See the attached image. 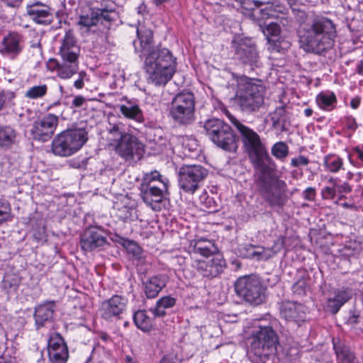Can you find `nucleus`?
I'll list each match as a JSON object with an SVG mask.
<instances>
[{
  "mask_svg": "<svg viewBox=\"0 0 363 363\" xmlns=\"http://www.w3.org/2000/svg\"><path fill=\"white\" fill-rule=\"evenodd\" d=\"M238 130L243 152L258 171L256 185L259 194L271 208H281L286 203L287 185L273 174L276 164L270 157L264 138L235 118L230 119Z\"/></svg>",
  "mask_w": 363,
  "mask_h": 363,
  "instance_id": "f257e3e1",
  "label": "nucleus"
},
{
  "mask_svg": "<svg viewBox=\"0 0 363 363\" xmlns=\"http://www.w3.org/2000/svg\"><path fill=\"white\" fill-rule=\"evenodd\" d=\"M138 39L133 41L135 52L145 55L144 69L148 83L155 86L165 85L173 77L176 69V58L167 48H152L153 33L150 28H137Z\"/></svg>",
  "mask_w": 363,
  "mask_h": 363,
  "instance_id": "f03ea898",
  "label": "nucleus"
},
{
  "mask_svg": "<svg viewBox=\"0 0 363 363\" xmlns=\"http://www.w3.org/2000/svg\"><path fill=\"white\" fill-rule=\"evenodd\" d=\"M335 24L326 17H316L301 23L297 29L299 48L305 52L321 55L334 45Z\"/></svg>",
  "mask_w": 363,
  "mask_h": 363,
  "instance_id": "7ed1b4c3",
  "label": "nucleus"
},
{
  "mask_svg": "<svg viewBox=\"0 0 363 363\" xmlns=\"http://www.w3.org/2000/svg\"><path fill=\"white\" fill-rule=\"evenodd\" d=\"M57 54L60 60L50 58L47 62L48 68L51 71L56 70L57 76L61 79L71 78L79 70L80 55V47L72 31L65 33L61 40Z\"/></svg>",
  "mask_w": 363,
  "mask_h": 363,
  "instance_id": "20e7f679",
  "label": "nucleus"
},
{
  "mask_svg": "<svg viewBox=\"0 0 363 363\" xmlns=\"http://www.w3.org/2000/svg\"><path fill=\"white\" fill-rule=\"evenodd\" d=\"M248 353L260 359L262 363L274 356L279 346V337L272 325L255 327L247 338Z\"/></svg>",
  "mask_w": 363,
  "mask_h": 363,
  "instance_id": "39448f33",
  "label": "nucleus"
},
{
  "mask_svg": "<svg viewBox=\"0 0 363 363\" xmlns=\"http://www.w3.org/2000/svg\"><path fill=\"white\" fill-rule=\"evenodd\" d=\"M169 180L155 170L144 174L140 186V196L155 211L162 209L161 204L168 194Z\"/></svg>",
  "mask_w": 363,
  "mask_h": 363,
  "instance_id": "423d86ee",
  "label": "nucleus"
},
{
  "mask_svg": "<svg viewBox=\"0 0 363 363\" xmlns=\"http://www.w3.org/2000/svg\"><path fill=\"white\" fill-rule=\"evenodd\" d=\"M264 87L245 77L238 82L236 101L240 109L247 113L259 110L264 104Z\"/></svg>",
  "mask_w": 363,
  "mask_h": 363,
  "instance_id": "0eeeda50",
  "label": "nucleus"
},
{
  "mask_svg": "<svg viewBox=\"0 0 363 363\" xmlns=\"http://www.w3.org/2000/svg\"><path fill=\"white\" fill-rule=\"evenodd\" d=\"M206 135L218 147L230 152L238 149V138L230 125L218 118L207 120L203 125Z\"/></svg>",
  "mask_w": 363,
  "mask_h": 363,
  "instance_id": "6e6552de",
  "label": "nucleus"
},
{
  "mask_svg": "<svg viewBox=\"0 0 363 363\" xmlns=\"http://www.w3.org/2000/svg\"><path fill=\"white\" fill-rule=\"evenodd\" d=\"M84 128L67 129L57 135L52 142V151L57 156L69 157L79 151L88 140Z\"/></svg>",
  "mask_w": 363,
  "mask_h": 363,
  "instance_id": "1a4fd4ad",
  "label": "nucleus"
},
{
  "mask_svg": "<svg viewBox=\"0 0 363 363\" xmlns=\"http://www.w3.org/2000/svg\"><path fill=\"white\" fill-rule=\"evenodd\" d=\"M235 290L239 296L252 305H259L266 298V287L257 275L251 274L238 278L235 284Z\"/></svg>",
  "mask_w": 363,
  "mask_h": 363,
  "instance_id": "9d476101",
  "label": "nucleus"
},
{
  "mask_svg": "<svg viewBox=\"0 0 363 363\" xmlns=\"http://www.w3.org/2000/svg\"><path fill=\"white\" fill-rule=\"evenodd\" d=\"M195 96L192 92H179L172 99L170 116L180 125H189L195 120Z\"/></svg>",
  "mask_w": 363,
  "mask_h": 363,
  "instance_id": "9b49d317",
  "label": "nucleus"
},
{
  "mask_svg": "<svg viewBox=\"0 0 363 363\" xmlns=\"http://www.w3.org/2000/svg\"><path fill=\"white\" fill-rule=\"evenodd\" d=\"M207 175L208 170L201 165H183L178 172L179 186L184 192L193 194Z\"/></svg>",
  "mask_w": 363,
  "mask_h": 363,
  "instance_id": "f8f14e48",
  "label": "nucleus"
},
{
  "mask_svg": "<svg viewBox=\"0 0 363 363\" xmlns=\"http://www.w3.org/2000/svg\"><path fill=\"white\" fill-rule=\"evenodd\" d=\"M235 57L252 69L259 67L261 62L255 45L250 38H235L232 42Z\"/></svg>",
  "mask_w": 363,
  "mask_h": 363,
  "instance_id": "ddd939ff",
  "label": "nucleus"
},
{
  "mask_svg": "<svg viewBox=\"0 0 363 363\" xmlns=\"http://www.w3.org/2000/svg\"><path fill=\"white\" fill-rule=\"evenodd\" d=\"M108 245L107 233L100 226H89L80 235V247L84 252L100 251Z\"/></svg>",
  "mask_w": 363,
  "mask_h": 363,
  "instance_id": "4468645a",
  "label": "nucleus"
},
{
  "mask_svg": "<svg viewBox=\"0 0 363 363\" xmlns=\"http://www.w3.org/2000/svg\"><path fill=\"white\" fill-rule=\"evenodd\" d=\"M115 152L126 161L140 160L145 152V145L137 137L128 134L113 146Z\"/></svg>",
  "mask_w": 363,
  "mask_h": 363,
  "instance_id": "2eb2a0df",
  "label": "nucleus"
},
{
  "mask_svg": "<svg viewBox=\"0 0 363 363\" xmlns=\"http://www.w3.org/2000/svg\"><path fill=\"white\" fill-rule=\"evenodd\" d=\"M59 117L52 113L44 115L35 121L30 129V135L33 140L48 141L54 135L58 125Z\"/></svg>",
  "mask_w": 363,
  "mask_h": 363,
  "instance_id": "dca6fc26",
  "label": "nucleus"
},
{
  "mask_svg": "<svg viewBox=\"0 0 363 363\" xmlns=\"http://www.w3.org/2000/svg\"><path fill=\"white\" fill-rule=\"evenodd\" d=\"M116 19L117 15L113 12L104 14L100 10L92 8L86 14L79 16L78 25L89 28L100 24L101 28L99 29L101 31L106 32Z\"/></svg>",
  "mask_w": 363,
  "mask_h": 363,
  "instance_id": "f3484780",
  "label": "nucleus"
},
{
  "mask_svg": "<svg viewBox=\"0 0 363 363\" xmlns=\"http://www.w3.org/2000/svg\"><path fill=\"white\" fill-rule=\"evenodd\" d=\"M191 266L203 278L211 279L218 277L223 272L226 264L222 257L216 256L210 259H196Z\"/></svg>",
  "mask_w": 363,
  "mask_h": 363,
  "instance_id": "a211bd4d",
  "label": "nucleus"
},
{
  "mask_svg": "<svg viewBox=\"0 0 363 363\" xmlns=\"http://www.w3.org/2000/svg\"><path fill=\"white\" fill-rule=\"evenodd\" d=\"M128 303V299L126 296L113 295L102 302L100 309L101 317L105 320L120 318L121 315L126 311Z\"/></svg>",
  "mask_w": 363,
  "mask_h": 363,
  "instance_id": "6ab92c4d",
  "label": "nucleus"
},
{
  "mask_svg": "<svg viewBox=\"0 0 363 363\" xmlns=\"http://www.w3.org/2000/svg\"><path fill=\"white\" fill-rule=\"evenodd\" d=\"M48 353L51 363H66L69 351L66 342L59 333L50 335L48 343Z\"/></svg>",
  "mask_w": 363,
  "mask_h": 363,
  "instance_id": "aec40b11",
  "label": "nucleus"
},
{
  "mask_svg": "<svg viewBox=\"0 0 363 363\" xmlns=\"http://www.w3.org/2000/svg\"><path fill=\"white\" fill-rule=\"evenodd\" d=\"M23 48V36L17 32H11L4 37L0 52L15 59L21 54Z\"/></svg>",
  "mask_w": 363,
  "mask_h": 363,
  "instance_id": "412c9836",
  "label": "nucleus"
},
{
  "mask_svg": "<svg viewBox=\"0 0 363 363\" xmlns=\"http://www.w3.org/2000/svg\"><path fill=\"white\" fill-rule=\"evenodd\" d=\"M280 315L287 322L295 323L298 326L305 320L306 307L296 302H284L280 307Z\"/></svg>",
  "mask_w": 363,
  "mask_h": 363,
  "instance_id": "4be33fe9",
  "label": "nucleus"
},
{
  "mask_svg": "<svg viewBox=\"0 0 363 363\" xmlns=\"http://www.w3.org/2000/svg\"><path fill=\"white\" fill-rule=\"evenodd\" d=\"M353 296V290L349 286H342L334 289L326 303L328 310L332 314H336L341 307Z\"/></svg>",
  "mask_w": 363,
  "mask_h": 363,
  "instance_id": "5701e85b",
  "label": "nucleus"
},
{
  "mask_svg": "<svg viewBox=\"0 0 363 363\" xmlns=\"http://www.w3.org/2000/svg\"><path fill=\"white\" fill-rule=\"evenodd\" d=\"M26 11L30 18L38 24L49 25L52 21L50 7L40 1L28 4Z\"/></svg>",
  "mask_w": 363,
  "mask_h": 363,
  "instance_id": "b1692460",
  "label": "nucleus"
},
{
  "mask_svg": "<svg viewBox=\"0 0 363 363\" xmlns=\"http://www.w3.org/2000/svg\"><path fill=\"white\" fill-rule=\"evenodd\" d=\"M55 308L54 301H45L35 306L33 316L37 329H40L52 321Z\"/></svg>",
  "mask_w": 363,
  "mask_h": 363,
  "instance_id": "393cba45",
  "label": "nucleus"
},
{
  "mask_svg": "<svg viewBox=\"0 0 363 363\" xmlns=\"http://www.w3.org/2000/svg\"><path fill=\"white\" fill-rule=\"evenodd\" d=\"M168 279V277L166 274H160L152 276L143 281V292L146 298H156L162 289L166 286Z\"/></svg>",
  "mask_w": 363,
  "mask_h": 363,
  "instance_id": "a878e982",
  "label": "nucleus"
},
{
  "mask_svg": "<svg viewBox=\"0 0 363 363\" xmlns=\"http://www.w3.org/2000/svg\"><path fill=\"white\" fill-rule=\"evenodd\" d=\"M285 238L284 236L278 237L274 242L271 247L264 248L257 247L258 250L254 251L249 255V257L255 258L257 260H267L279 252L284 247Z\"/></svg>",
  "mask_w": 363,
  "mask_h": 363,
  "instance_id": "bb28decb",
  "label": "nucleus"
},
{
  "mask_svg": "<svg viewBox=\"0 0 363 363\" xmlns=\"http://www.w3.org/2000/svg\"><path fill=\"white\" fill-rule=\"evenodd\" d=\"M276 21H271L267 23L264 21L263 23H259V26L261 27L264 35L269 38H280L281 33V27L280 23L283 26H285L288 23V19L286 17L282 16L281 18H275Z\"/></svg>",
  "mask_w": 363,
  "mask_h": 363,
  "instance_id": "cd10ccee",
  "label": "nucleus"
},
{
  "mask_svg": "<svg viewBox=\"0 0 363 363\" xmlns=\"http://www.w3.org/2000/svg\"><path fill=\"white\" fill-rule=\"evenodd\" d=\"M17 132L14 128L0 124V147L9 149L16 143Z\"/></svg>",
  "mask_w": 363,
  "mask_h": 363,
  "instance_id": "c85d7f7f",
  "label": "nucleus"
},
{
  "mask_svg": "<svg viewBox=\"0 0 363 363\" xmlns=\"http://www.w3.org/2000/svg\"><path fill=\"white\" fill-rule=\"evenodd\" d=\"M337 97L334 92L322 91L316 96V103L318 107L326 111H331L337 105Z\"/></svg>",
  "mask_w": 363,
  "mask_h": 363,
  "instance_id": "c756f323",
  "label": "nucleus"
},
{
  "mask_svg": "<svg viewBox=\"0 0 363 363\" xmlns=\"http://www.w3.org/2000/svg\"><path fill=\"white\" fill-rule=\"evenodd\" d=\"M107 131L109 135L108 141L111 147H113L117 142L123 139L125 135L129 134L126 133L125 125L121 122L116 123H109Z\"/></svg>",
  "mask_w": 363,
  "mask_h": 363,
  "instance_id": "7c9ffc66",
  "label": "nucleus"
},
{
  "mask_svg": "<svg viewBox=\"0 0 363 363\" xmlns=\"http://www.w3.org/2000/svg\"><path fill=\"white\" fill-rule=\"evenodd\" d=\"M121 113L127 118L132 119L138 123H143L145 121L143 112L136 104L129 103L127 105L120 106Z\"/></svg>",
  "mask_w": 363,
  "mask_h": 363,
  "instance_id": "2f4dec72",
  "label": "nucleus"
},
{
  "mask_svg": "<svg viewBox=\"0 0 363 363\" xmlns=\"http://www.w3.org/2000/svg\"><path fill=\"white\" fill-rule=\"evenodd\" d=\"M193 250L195 253L208 257L216 250V248L212 242L203 238H201L195 240Z\"/></svg>",
  "mask_w": 363,
  "mask_h": 363,
  "instance_id": "473e14b6",
  "label": "nucleus"
},
{
  "mask_svg": "<svg viewBox=\"0 0 363 363\" xmlns=\"http://www.w3.org/2000/svg\"><path fill=\"white\" fill-rule=\"evenodd\" d=\"M133 322L136 327L143 332H148L152 328V320L145 311L139 310L134 313Z\"/></svg>",
  "mask_w": 363,
  "mask_h": 363,
  "instance_id": "72a5a7b5",
  "label": "nucleus"
},
{
  "mask_svg": "<svg viewBox=\"0 0 363 363\" xmlns=\"http://www.w3.org/2000/svg\"><path fill=\"white\" fill-rule=\"evenodd\" d=\"M176 303V299L170 296L160 298L152 310L153 314L157 317H163L166 315L165 309L172 308Z\"/></svg>",
  "mask_w": 363,
  "mask_h": 363,
  "instance_id": "f704fd0d",
  "label": "nucleus"
},
{
  "mask_svg": "<svg viewBox=\"0 0 363 363\" xmlns=\"http://www.w3.org/2000/svg\"><path fill=\"white\" fill-rule=\"evenodd\" d=\"M333 348L337 359L342 363H345L355 357L350 347L340 340L335 342V340H333Z\"/></svg>",
  "mask_w": 363,
  "mask_h": 363,
  "instance_id": "c9c22d12",
  "label": "nucleus"
},
{
  "mask_svg": "<svg viewBox=\"0 0 363 363\" xmlns=\"http://www.w3.org/2000/svg\"><path fill=\"white\" fill-rule=\"evenodd\" d=\"M323 164L326 170L337 173L343 169V160L336 155H328L324 157Z\"/></svg>",
  "mask_w": 363,
  "mask_h": 363,
  "instance_id": "e433bc0d",
  "label": "nucleus"
},
{
  "mask_svg": "<svg viewBox=\"0 0 363 363\" xmlns=\"http://www.w3.org/2000/svg\"><path fill=\"white\" fill-rule=\"evenodd\" d=\"M271 153L274 157L283 162L289 155V147L284 142H277L272 146Z\"/></svg>",
  "mask_w": 363,
  "mask_h": 363,
  "instance_id": "4c0bfd02",
  "label": "nucleus"
},
{
  "mask_svg": "<svg viewBox=\"0 0 363 363\" xmlns=\"http://www.w3.org/2000/svg\"><path fill=\"white\" fill-rule=\"evenodd\" d=\"M273 13L274 11L272 10V6L265 7L264 9L258 8L254 11V13H250L249 16L253 21H257L259 24L260 23H263L262 22V20H269L271 18L275 19V18H277V16H274Z\"/></svg>",
  "mask_w": 363,
  "mask_h": 363,
  "instance_id": "58836bf2",
  "label": "nucleus"
},
{
  "mask_svg": "<svg viewBox=\"0 0 363 363\" xmlns=\"http://www.w3.org/2000/svg\"><path fill=\"white\" fill-rule=\"evenodd\" d=\"M240 4L242 12L247 16H249L250 13H254V11L263 5L265 1L263 0H235Z\"/></svg>",
  "mask_w": 363,
  "mask_h": 363,
  "instance_id": "ea45409f",
  "label": "nucleus"
},
{
  "mask_svg": "<svg viewBox=\"0 0 363 363\" xmlns=\"http://www.w3.org/2000/svg\"><path fill=\"white\" fill-rule=\"evenodd\" d=\"M47 91L48 86L46 84L33 86L26 91L25 96L30 99H37L44 97Z\"/></svg>",
  "mask_w": 363,
  "mask_h": 363,
  "instance_id": "a19ab883",
  "label": "nucleus"
},
{
  "mask_svg": "<svg viewBox=\"0 0 363 363\" xmlns=\"http://www.w3.org/2000/svg\"><path fill=\"white\" fill-rule=\"evenodd\" d=\"M271 121L274 127L284 125L286 121V109L284 106H279L271 113Z\"/></svg>",
  "mask_w": 363,
  "mask_h": 363,
  "instance_id": "79ce46f5",
  "label": "nucleus"
},
{
  "mask_svg": "<svg viewBox=\"0 0 363 363\" xmlns=\"http://www.w3.org/2000/svg\"><path fill=\"white\" fill-rule=\"evenodd\" d=\"M123 246L126 249L128 254L132 255L133 257L138 261L143 259L142 248L134 241L125 240Z\"/></svg>",
  "mask_w": 363,
  "mask_h": 363,
  "instance_id": "37998d69",
  "label": "nucleus"
},
{
  "mask_svg": "<svg viewBox=\"0 0 363 363\" xmlns=\"http://www.w3.org/2000/svg\"><path fill=\"white\" fill-rule=\"evenodd\" d=\"M111 361V355L105 350L94 351L86 363H108Z\"/></svg>",
  "mask_w": 363,
  "mask_h": 363,
  "instance_id": "c03bdc74",
  "label": "nucleus"
},
{
  "mask_svg": "<svg viewBox=\"0 0 363 363\" xmlns=\"http://www.w3.org/2000/svg\"><path fill=\"white\" fill-rule=\"evenodd\" d=\"M269 49L272 52H284L289 47V43L287 41L281 40L280 38H269Z\"/></svg>",
  "mask_w": 363,
  "mask_h": 363,
  "instance_id": "a18cd8bd",
  "label": "nucleus"
},
{
  "mask_svg": "<svg viewBox=\"0 0 363 363\" xmlns=\"http://www.w3.org/2000/svg\"><path fill=\"white\" fill-rule=\"evenodd\" d=\"M199 200L205 211L208 213H213L217 211L218 205L212 197L207 195L206 193L200 196Z\"/></svg>",
  "mask_w": 363,
  "mask_h": 363,
  "instance_id": "49530a36",
  "label": "nucleus"
},
{
  "mask_svg": "<svg viewBox=\"0 0 363 363\" xmlns=\"http://www.w3.org/2000/svg\"><path fill=\"white\" fill-rule=\"evenodd\" d=\"M11 219V209L8 201L0 199V225Z\"/></svg>",
  "mask_w": 363,
  "mask_h": 363,
  "instance_id": "de8ad7c7",
  "label": "nucleus"
},
{
  "mask_svg": "<svg viewBox=\"0 0 363 363\" xmlns=\"http://www.w3.org/2000/svg\"><path fill=\"white\" fill-rule=\"evenodd\" d=\"M328 182L332 184L331 186H325L321 191L322 197L324 199H333L336 194V184L335 179L330 178Z\"/></svg>",
  "mask_w": 363,
  "mask_h": 363,
  "instance_id": "09e8293b",
  "label": "nucleus"
},
{
  "mask_svg": "<svg viewBox=\"0 0 363 363\" xmlns=\"http://www.w3.org/2000/svg\"><path fill=\"white\" fill-rule=\"evenodd\" d=\"M15 98V94L9 90L0 91V111L4 108L12 103L13 99Z\"/></svg>",
  "mask_w": 363,
  "mask_h": 363,
  "instance_id": "8fccbe9b",
  "label": "nucleus"
},
{
  "mask_svg": "<svg viewBox=\"0 0 363 363\" xmlns=\"http://www.w3.org/2000/svg\"><path fill=\"white\" fill-rule=\"evenodd\" d=\"M133 211V208L123 206L117 209L116 216L123 221H127L132 218Z\"/></svg>",
  "mask_w": 363,
  "mask_h": 363,
  "instance_id": "3c124183",
  "label": "nucleus"
},
{
  "mask_svg": "<svg viewBox=\"0 0 363 363\" xmlns=\"http://www.w3.org/2000/svg\"><path fill=\"white\" fill-rule=\"evenodd\" d=\"M96 9V10H100V11H102L104 14L113 12L118 16L117 12L115 11L114 4L109 0H104L101 4V7Z\"/></svg>",
  "mask_w": 363,
  "mask_h": 363,
  "instance_id": "603ef678",
  "label": "nucleus"
},
{
  "mask_svg": "<svg viewBox=\"0 0 363 363\" xmlns=\"http://www.w3.org/2000/svg\"><path fill=\"white\" fill-rule=\"evenodd\" d=\"M308 285L303 279L298 280L292 286L293 291L298 295L304 294Z\"/></svg>",
  "mask_w": 363,
  "mask_h": 363,
  "instance_id": "864d4df0",
  "label": "nucleus"
},
{
  "mask_svg": "<svg viewBox=\"0 0 363 363\" xmlns=\"http://www.w3.org/2000/svg\"><path fill=\"white\" fill-rule=\"evenodd\" d=\"M3 287L5 290H6L7 293H11L13 291H16L18 289V283L16 280L13 279L11 280L9 278H6L4 279L3 282Z\"/></svg>",
  "mask_w": 363,
  "mask_h": 363,
  "instance_id": "5fc2aeb1",
  "label": "nucleus"
},
{
  "mask_svg": "<svg viewBox=\"0 0 363 363\" xmlns=\"http://www.w3.org/2000/svg\"><path fill=\"white\" fill-rule=\"evenodd\" d=\"M308 164L309 160L303 155H299L297 157L292 158L291 160V165L292 167L306 166Z\"/></svg>",
  "mask_w": 363,
  "mask_h": 363,
  "instance_id": "6e6d98bb",
  "label": "nucleus"
},
{
  "mask_svg": "<svg viewBox=\"0 0 363 363\" xmlns=\"http://www.w3.org/2000/svg\"><path fill=\"white\" fill-rule=\"evenodd\" d=\"M345 124L347 128L352 132H354L359 126L355 118L352 116H347L345 118Z\"/></svg>",
  "mask_w": 363,
  "mask_h": 363,
  "instance_id": "4d7b16f0",
  "label": "nucleus"
},
{
  "mask_svg": "<svg viewBox=\"0 0 363 363\" xmlns=\"http://www.w3.org/2000/svg\"><path fill=\"white\" fill-rule=\"evenodd\" d=\"M352 151L358 159V165L363 166V145H357L353 147Z\"/></svg>",
  "mask_w": 363,
  "mask_h": 363,
  "instance_id": "13d9d810",
  "label": "nucleus"
},
{
  "mask_svg": "<svg viewBox=\"0 0 363 363\" xmlns=\"http://www.w3.org/2000/svg\"><path fill=\"white\" fill-rule=\"evenodd\" d=\"M315 189L313 187H308L303 192L304 199L308 201H313L315 197Z\"/></svg>",
  "mask_w": 363,
  "mask_h": 363,
  "instance_id": "bf43d9fd",
  "label": "nucleus"
},
{
  "mask_svg": "<svg viewBox=\"0 0 363 363\" xmlns=\"http://www.w3.org/2000/svg\"><path fill=\"white\" fill-rule=\"evenodd\" d=\"M86 76V73L84 71H81L79 72V77L74 82V86L77 89H81L84 87V78Z\"/></svg>",
  "mask_w": 363,
  "mask_h": 363,
  "instance_id": "052dcab7",
  "label": "nucleus"
},
{
  "mask_svg": "<svg viewBox=\"0 0 363 363\" xmlns=\"http://www.w3.org/2000/svg\"><path fill=\"white\" fill-rule=\"evenodd\" d=\"M85 102V99L82 96H77L74 98L72 102V108H79L82 106V105Z\"/></svg>",
  "mask_w": 363,
  "mask_h": 363,
  "instance_id": "680f3d73",
  "label": "nucleus"
},
{
  "mask_svg": "<svg viewBox=\"0 0 363 363\" xmlns=\"http://www.w3.org/2000/svg\"><path fill=\"white\" fill-rule=\"evenodd\" d=\"M174 260L180 267L183 268L184 267L186 266V262L188 260V257L177 255L174 257Z\"/></svg>",
  "mask_w": 363,
  "mask_h": 363,
  "instance_id": "e2e57ef3",
  "label": "nucleus"
},
{
  "mask_svg": "<svg viewBox=\"0 0 363 363\" xmlns=\"http://www.w3.org/2000/svg\"><path fill=\"white\" fill-rule=\"evenodd\" d=\"M361 104V97L359 96H356L353 97L350 101V107L352 109H357L359 107Z\"/></svg>",
  "mask_w": 363,
  "mask_h": 363,
  "instance_id": "0e129e2a",
  "label": "nucleus"
},
{
  "mask_svg": "<svg viewBox=\"0 0 363 363\" xmlns=\"http://www.w3.org/2000/svg\"><path fill=\"white\" fill-rule=\"evenodd\" d=\"M336 188L340 193H349L352 191L350 186L347 183H344L342 185L336 186Z\"/></svg>",
  "mask_w": 363,
  "mask_h": 363,
  "instance_id": "69168bd1",
  "label": "nucleus"
},
{
  "mask_svg": "<svg viewBox=\"0 0 363 363\" xmlns=\"http://www.w3.org/2000/svg\"><path fill=\"white\" fill-rule=\"evenodd\" d=\"M279 280V279L277 275H272L270 277L266 279V281L268 286L272 287L273 286L276 285L277 283H278Z\"/></svg>",
  "mask_w": 363,
  "mask_h": 363,
  "instance_id": "338daca9",
  "label": "nucleus"
},
{
  "mask_svg": "<svg viewBox=\"0 0 363 363\" xmlns=\"http://www.w3.org/2000/svg\"><path fill=\"white\" fill-rule=\"evenodd\" d=\"M160 363H179L178 359L176 357L172 356H165L160 361Z\"/></svg>",
  "mask_w": 363,
  "mask_h": 363,
  "instance_id": "774afa93",
  "label": "nucleus"
}]
</instances>
